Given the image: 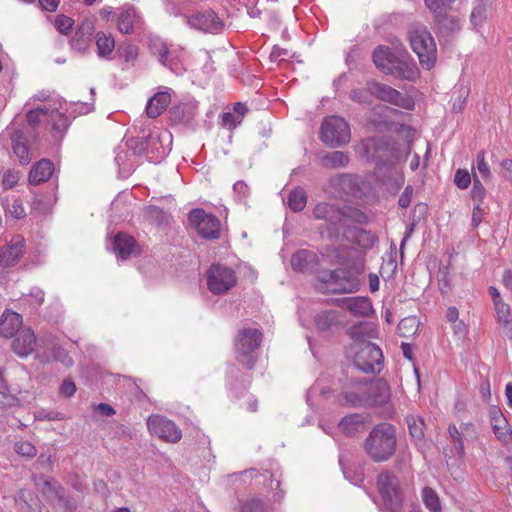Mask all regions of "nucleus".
<instances>
[{
  "mask_svg": "<svg viewBox=\"0 0 512 512\" xmlns=\"http://www.w3.org/2000/svg\"><path fill=\"white\" fill-rule=\"evenodd\" d=\"M373 62L385 74L412 81L418 76V69L404 50H393L387 46H378L372 55Z\"/></svg>",
  "mask_w": 512,
  "mask_h": 512,
  "instance_id": "nucleus-1",
  "label": "nucleus"
},
{
  "mask_svg": "<svg viewBox=\"0 0 512 512\" xmlns=\"http://www.w3.org/2000/svg\"><path fill=\"white\" fill-rule=\"evenodd\" d=\"M364 273L362 262L336 269L320 276L326 289L332 293H354L360 289L361 275Z\"/></svg>",
  "mask_w": 512,
  "mask_h": 512,
  "instance_id": "nucleus-2",
  "label": "nucleus"
},
{
  "mask_svg": "<svg viewBox=\"0 0 512 512\" xmlns=\"http://www.w3.org/2000/svg\"><path fill=\"white\" fill-rule=\"evenodd\" d=\"M396 436L392 425L379 424L370 432L365 448L370 457L377 461L389 459L395 450Z\"/></svg>",
  "mask_w": 512,
  "mask_h": 512,
  "instance_id": "nucleus-3",
  "label": "nucleus"
},
{
  "mask_svg": "<svg viewBox=\"0 0 512 512\" xmlns=\"http://www.w3.org/2000/svg\"><path fill=\"white\" fill-rule=\"evenodd\" d=\"M313 217L325 221L318 227L323 239L331 241L332 244L340 240V229L342 225V207L333 203L320 202L313 209Z\"/></svg>",
  "mask_w": 512,
  "mask_h": 512,
  "instance_id": "nucleus-4",
  "label": "nucleus"
},
{
  "mask_svg": "<svg viewBox=\"0 0 512 512\" xmlns=\"http://www.w3.org/2000/svg\"><path fill=\"white\" fill-rule=\"evenodd\" d=\"M412 50L417 54L420 64L431 69L436 62V44L431 33L423 25L415 26L408 32Z\"/></svg>",
  "mask_w": 512,
  "mask_h": 512,
  "instance_id": "nucleus-5",
  "label": "nucleus"
},
{
  "mask_svg": "<svg viewBox=\"0 0 512 512\" xmlns=\"http://www.w3.org/2000/svg\"><path fill=\"white\" fill-rule=\"evenodd\" d=\"M329 185L340 195L351 196L355 199H363L372 191V186L369 181L361 176L350 173L338 174L331 177Z\"/></svg>",
  "mask_w": 512,
  "mask_h": 512,
  "instance_id": "nucleus-6",
  "label": "nucleus"
},
{
  "mask_svg": "<svg viewBox=\"0 0 512 512\" xmlns=\"http://www.w3.org/2000/svg\"><path fill=\"white\" fill-rule=\"evenodd\" d=\"M351 138L349 124L339 116L326 117L320 128L321 141L332 147H340L346 145Z\"/></svg>",
  "mask_w": 512,
  "mask_h": 512,
  "instance_id": "nucleus-7",
  "label": "nucleus"
},
{
  "mask_svg": "<svg viewBox=\"0 0 512 512\" xmlns=\"http://www.w3.org/2000/svg\"><path fill=\"white\" fill-rule=\"evenodd\" d=\"M262 334L256 328H243L238 331L234 347L238 361L248 368L254 363V352L259 348Z\"/></svg>",
  "mask_w": 512,
  "mask_h": 512,
  "instance_id": "nucleus-8",
  "label": "nucleus"
},
{
  "mask_svg": "<svg viewBox=\"0 0 512 512\" xmlns=\"http://www.w3.org/2000/svg\"><path fill=\"white\" fill-rule=\"evenodd\" d=\"M237 283L235 271L222 264H213L206 272V285L214 295H222L231 290Z\"/></svg>",
  "mask_w": 512,
  "mask_h": 512,
  "instance_id": "nucleus-9",
  "label": "nucleus"
},
{
  "mask_svg": "<svg viewBox=\"0 0 512 512\" xmlns=\"http://www.w3.org/2000/svg\"><path fill=\"white\" fill-rule=\"evenodd\" d=\"M377 487L386 509L395 512L402 506L404 494L395 475L390 472L380 474Z\"/></svg>",
  "mask_w": 512,
  "mask_h": 512,
  "instance_id": "nucleus-10",
  "label": "nucleus"
},
{
  "mask_svg": "<svg viewBox=\"0 0 512 512\" xmlns=\"http://www.w3.org/2000/svg\"><path fill=\"white\" fill-rule=\"evenodd\" d=\"M383 354L381 349L371 342L360 343L354 357L355 366L365 372H379L382 364Z\"/></svg>",
  "mask_w": 512,
  "mask_h": 512,
  "instance_id": "nucleus-11",
  "label": "nucleus"
},
{
  "mask_svg": "<svg viewBox=\"0 0 512 512\" xmlns=\"http://www.w3.org/2000/svg\"><path fill=\"white\" fill-rule=\"evenodd\" d=\"M366 156L374 160L377 165L393 163L395 159L394 145L385 137H372L362 141Z\"/></svg>",
  "mask_w": 512,
  "mask_h": 512,
  "instance_id": "nucleus-12",
  "label": "nucleus"
},
{
  "mask_svg": "<svg viewBox=\"0 0 512 512\" xmlns=\"http://www.w3.org/2000/svg\"><path fill=\"white\" fill-rule=\"evenodd\" d=\"M190 224L195 227L198 234L205 239H217L221 232L220 220L202 209H194L188 216Z\"/></svg>",
  "mask_w": 512,
  "mask_h": 512,
  "instance_id": "nucleus-13",
  "label": "nucleus"
},
{
  "mask_svg": "<svg viewBox=\"0 0 512 512\" xmlns=\"http://www.w3.org/2000/svg\"><path fill=\"white\" fill-rule=\"evenodd\" d=\"M146 424L150 434L163 441L177 443L182 438L181 430L174 422L164 416L158 414L151 415L148 417Z\"/></svg>",
  "mask_w": 512,
  "mask_h": 512,
  "instance_id": "nucleus-14",
  "label": "nucleus"
},
{
  "mask_svg": "<svg viewBox=\"0 0 512 512\" xmlns=\"http://www.w3.org/2000/svg\"><path fill=\"white\" fill-rule=\"evenodd\" d=\"M369 89L374 97L384 102L391 103L406 110H412L414 108L415 103L411 97L400 93L389 85L369 81Z\"/></svg>",
  "mask_w": 512,
  "mask_h": 512,
  "instance_id": "nucleus-15",
  "label": "nucleus"
},
{
  "mask_svg": "<svg viewBox=\"0 0 512 512\" xmlns=\"http://www.w3.org/2000/svg\"><path fill=\"white\" fill-rule=\"evenodd\" d=\"M489 418L496 439L505 446H512V429L502 411L496 406L491 407Z\"/></svg>",
  "mask_w": 512,
  "mask_h": 512,
  "instance_id": "nucleus-16",
  "label": "nucleus"
},
{
  "mask_svg": "<svg viewBox=\"0 0 512 512\" xmlns=\"http://www.w3.org/2000/svg\"><path fill=\"white\" fill-rule=\"evenodd\" d=\"M366 421L367 417L363 414H351L342 418L336 429L330 428L323 422L320 426L325 433L333 437L335 436L334 430H340L346 435H354L364 429Z\"/></svg>",
  "mask_w": 512,
  "mask_h": 512,
  "instance_id": "nucleus-17",
  "label": "nucleus"
},
{
  "mask_svg": "<svg viewBox=\"0 0 512 512\" xmlns=\"http://www.w3.org/2000/svg\"><path fill=\"white\" fill-rule=\"evenodd\" d=\"M188 23L191 27L204 32H216L222 27V21L212 10L190 16Z\"/></svg>",
  "mask_w": 512,
  "mask_h": 512,
  "instance_id": "nucleus-18",
  "label": "nucleus"
},
{
  "mask_svg": "<svg viewBox=\"0 0 512 512\" xmlns=\"http://www.w3.org/2000/svg\"><path fill=\"white\" fill-rule=\"evenodd\" d=\"M339 402L343 405L360 407L369 405L368 384L357 383L341 395Z\"/></svg>",
  "mask_w": 512,
  "mask_h": 512,
  "instance_id": "nucleus-19",
  "label": "nucleus"
},
{
  "mask_svg": "<svg viewBox=\"0 0 512 512\" xmlns=\"http://www.w3.org/2000/svg\"><path fill=\"white\" fill-rule=\"evenodd\" d=\"M343 238L352 244H357L363 250L372 248L378 241L375 234L359 227H347Z\"/></svg>",
  "mask_w": 512,
  "mask_h": 512,
  "instance_id": "nucleus-20",
  "label": "nucleus"
},
{
  "mask_svg": "<svg viewBox=\"0 0 512 512\" xmlns=\"http://www.w3.org/2000/svg\"><path fill=\"white\" fill-rule=\"evenodd\" d=\"M36 337L30 328H23L12 343L13 351L22 358L29 356L35 348Z\"/></svg>",
  "mask_w": 512,
  "mask_h": 512,
  "instance_id": "nucleus-21",
  "label": "nucleus"
},
{
  "mask_svg": "<svg viewBox=\"0 0 512 512\" xmlns=\"http://www.w3.org/2000/svg\"><path fill=\"white\" fill-rule=\"evenodd\" d=\"M432 17L435 29L441 36H453L461 30L459 19L450 15L449 12L441 13Z\"/></svg>",
  "mask_w": 512,
  "mask_h": 512,
  "instance_id": "nucleus-22",
  "label": "nucleus"
},
{
  "mask_svg": "<svg viewBox=\"0 0 512 512\" xmlns=\"http://www.w3.org/2000/svg\"><path fill=\"white\" fill-rule=\"evenodd\" d=\"M22 326V316L16 312L5 310L0 316V336L11 338Z\"/></svg>",
  "mask_w": 512,
  "mask_h": 512,
  "instance_id": "nucleus-23",
  "label": "nucleus"
},
{
  "mask_svg": "<svg viewBox=\"0 0 512 512\" xmlns=\"http://www.w3.org/2000/svg\"><path fill=\"white\" fill-rule=\"evenodd\" d=\"M341 306L352 315L360 317L368 316L373 311L370 300L361 296L345 298Z\"/></svg>",
  "mask_w": 512,
  "mask_h": 512,
  "instance_id": "nucleus-24",
  "label": "nucleus"
},
{
  "mask_svg": "<svg viewBox=\"0 0 512 512\" xmlns=\"http://www.w3.org/2000/svg\"><path fill=\"white\" fill-rule=\"evenodd\" d=\"M112 244L113 251L118 253L119 256H131L140 253L136 240L124 232L118 233Z\"/></svg>",
  "mask_w": 512,
  "mask_h": 512,
  "instance_id": "nucleus-25",
  "label": "nucleus"
},
{
  "mask_svg": "<svg viewBox=\"0 0 512 512\" xmlns=\"http://www.w3.org/2000/svg\"><path fill=\"white\" fill-rule=\"evenodd\" d=\"M54 172V165L48 159H42L33 165L29 173V183L38 185L50 179Z\"/></svg>",
  "mask_w": 512,
  "mask_h": 512,
  "instance_id": "nucleus-26",
  "label": "nucleus"
},
{
  "mask_svg": "<svg viewBox=\"0 0 512 512\" xmlns=\"http://www.w3.org/2000/svg\"><path fill=\"white\" fill-rule=\"evenodd\" d=\"M171 101L168 92H157L151 97L146 106V114L149 118H157L167 108Z\"/></svg>",
  "mask_w": 512,
  "mask_h": 512,
  "instance_id": "nucleus-27",
  "label": "nucleus"
},
{
  "mask_svg": "<svg viewBox=\"0 0 512 512\" xmlns=\"http://www.w3.org/2000/svg\"><path fill=\"white\" fill-rule=\"evenodd\" d=\"M369 405H383L390 399V389L386 382L368 384Z\"/></svg>",
  "mask_w": 512,
  "mask_h": 512,
  "instance_id": "nucleus-28",
  "label": "nucleus"
},
{
  "mask_svg": "<svg viewBox=\"0 0 512 512\" xmlns=\"http://www.w3.org/2000/svg\"><path fill=\"white\" fill-rule=\"evenodd\" d=\"M196 113V105L194 103H180L170 108V119L174 123H188Z\"/></svg>",
  "mask_w": 512,
  "mask_h": 512,
  "instance_id": "nucleus-29",
  "label": "nucleus"
},
{
  "mask_svg": "<svg viewBox=\"0 0 512 512\" xmlns=\"http://www.w3.org/2000/svg\"><path fill=\"white\" fill-rule=\"evenodd\" d=\"M350 157L343 151L327 152L320 158V165L326 169H340L348 166Z\"/></svg>",
  "mask_w": 512,
  "mask_h": 512,
  "instance_id": "nucleus-30",
  "label": "nucleus"
},
{
  "mask_svg": "<svg viewBox=\"0 0 512 512\" xmlns=\"http://www.w3.org/2000/svg\"><path fill=\"white\" fill-rule=\"evenodd\" d=\"M137 13L134 7L122 8L117 17V27L123 34L133 33Z\"/></svg>",
  "mask_w": 512,
  "mask_h": 512,
  "instance_id": "nucleus-31",
  "label": "nucleus"
},
{
  "mask_svg": "<svg viewBox=\"0 0 512 512\" xmlns=\"http://www.w3.org/2000/svg\"><path fill=\"white\" fill-rule=\"evenodd\" d=\"M342 213L343 218L341 228H343V231L347 227H352L351 223L366 224L368 222V216L358 208L343 206Z\"/></svg>",
  "mask_w": 512,
  "mask_h": 512,
  "instance_id": "nucleus-32",
  "label": "nucleus"
},
{
  "mask_svg": "<svg viewBox=\"0 0 512 512\" xmlns=\"http://www.w3.org/2000/svg\"><path fill=\"white\" fill-rule=\"evenodd\" d=\"M48 121L52 126L53 136L61 138L69 125L67 116L57 110H52L49 111Z\"/></svg>",
  "mask_w": 512,
  "mask_h": 512,
  "instance_id": "nucleus-33",
  "label": "nucleus"
},
{
  "mask_svg": "<svg viewBox=\"0 0 512 512\" xmlns=\"http://www.w3.org/2000/svg\"><path fill=\"white\" fill-rule=\"evenodd\" d=\"M493 5V0H477L471 15V24L475 27L481 26L487 19V13Z\"/></svg>",
  "mask_w": 512,
  "mask_h": 512,
  "instance_id": "nucleus-34",
  "label": "nucleus"
},
{
  "mask_svg": "<svg viewBox=\"0 0 512 512\" xmlns=\"http://www.w3.org/2000/svg\"><path fill=\"white\" fill-rule=\"evenodd\" d=\"M96 46L98 56L108 59L115 48V40L111 34L100 31L96 34Z\"/></svg>",
  "mask_w": 512,
  "mask_h": 512,
  "instance_id": "nucleus-35",
  "label": "nucleus"
},
{
  "mask_svg": "<svg viewBox=\"0 0 512 512\" xmlns=\"http://www.w3.org/2000/svg\"><path fill=\"white\" fill-rule=\"evenodd\" d=\"M274 2L270 0H258L256 5L249 10V15L252 18H269L275 22H278L279 19L277 15L274 13L273 9L267 6H273Z\"/></svg>",
  "mask_w": 512,
  "mask_h": 512,
  "instance_id": "nucleus-36",
  "label": "nucleus"
},
{
  "mask_svg": "<svg viewBox=\"0 0 512 512\" xmlns=\"http://www.w3.org/2000/svg\"><path fill=\"white\" fill-rule=\"evenodd\" d=\"M421 498L429 512H442V501L434 489L424 487L421 492Z\"/></svg>",
  "mask_w": 512,
  "mask_h": 512,
  "instance_id": "nucleus-37",
  "label": "nucleus"
},
{
  "mask_svg": "<svg viewBox=\"0 0 512 512\" xmlns=\"http://www.w3.org/2000/svg\"><path fill=\"white\" fill-rule=\"evenodd\" d=\"M26 253L25 240L22 236L16 235L4 247L0 248V256H22Z\"/></svg>",
  "mask_w": 512,
  "mask_h": 512,
  "instance_id": "nucleus-38",
  "label": "nucleus"
},
{
  "mask_svg": "<svg viewBox=\"0 0 512 512\" xmlns=\"http://www.w3.org/2000/svg\"><path fill=\"white\" fill-rule=\"evenodd\" d=\"M307 203L306 192L302 188H296L289 193L288 206L294 212L302 211Z\"/></svg>",
  "mask_w": 512,
  "mask_h": 512,
  "instance_id": "nucleus-39",
  "label": "nucleus"
},
{
  "mask_svg": "<svg viewBox=\"0 0 512 512\" xmlns=\"http://www.w3.org/2000/svg\"><path fill=\"white\" fill-rule=\"evenodd\" d=\"M149 48L151 53L158 58L163 65H167L169 50L167 45L160 38H150Z\"/></svg>",
  "mask_w": 512,
  "mask_h": 512,
  "instance_id": "nucleus-40",
  "label": "nucleus"
},
{
  "mask_svg": "<svg viewBox=\"0 0 512 512\" xmlns=\"http://www.w3.org/2000/svg\"><path fill=\"white\" fill-rule=\"evenodd\" d=\"M409 432L414 439L422 440L424 436V420L420 416L409 415L406 418Z\"/></svg>",
  "mask_w": 512,
  "mask_h": 512,
  "instance_id": "nucleus-41",
  "label": "nucleus"
},
{
  "mask_svg": "<svg viewBox=\"0 0 512 512\" xmlns=\"http://www.w3.org/2000/svg\"><path fill=\"white\" fill-rule=\"evenodd\" d=\"M456 0H424L426 8L432 16L449 12Z\"/></svg>",
  "mask_w": 512,
  "mask_h": 512,
  "instance_id": "nucleus-42",
  "label": "nucleus"
},
{
  "mask_svg": "<svg viewBox=\"0 0 512 512\" xmlns=\"http://www.w3.org/2000/svg\"><path fill=\"white\" fill-rule=\"evenodd\" d=\"M337 323V315L333 311H323L316 315L315 325L321 331L330 329Z\"/></svg>",
  "mask_w": 512,
  "mask_h": 512,
  "instance_id": "nucleus-43",
  "label": "nucleus"
},
{
  "mask_svg": "<svg viewBox=\"0 0 512 512\" xmlns=\"http://www.w3.org/2000/svg\"><path fill=\"white\" fill-rule=\"evenodd\" d=\"M419 321L415 316L402 319L398 324V331L402 337L408 338L414 335L418 329Z\"/></svg>",
  "mask_w": 512,
  "mask_h": 512,
  "instance_id": "nucleus-44",
  "label": "nucleus"
},
{
  "mask_svg": "<svg viewBox=\"0 0 512 512\" xmlns=\"http://www.w3.org/2000/svg\"><path fill=\"white\" fill-rule=\"evenodd\" d=\"M497 321L503 326H508L512 321V310L509 304L504 301L494 304Z\"/></svg>",
  "mask_w": 512,
  "mask_h": 512,
  "instance_id": "nucleus-45",
  "label": "nucleus"
},
{
  "mask_svg": "<svg viewBox=\"0 0 512 512\" xmlns=\"http://www.w3.org/2000/svg\"><path fill=\"white\" fill-rule=\"evenodd\" d=\"M372 97H374V95L369 89V82L365 89H354L350 92L351 100L360 104H371Z\"/></svg>",
  "mask_w": 512,
  "mask_h": 512,
  "instance_id": "nucleus-46",
  "label": "nucleus"
},
{
  "mask_svg": "<svg viewBox=\"0 0 512 512\" xmlns=\"http://www.w3.org/2000/svg\"><path fill=\"white\" fill-rule=\"evenodd\" d=\"M146 216L154 222H157L158 224L162 223H168L170 215L163 211L161 208L151 205L146 210Z\"/></svg>",
  "mask_w": 512,
  "mask_h": 512,
  "instance_id": "nucleus-47",
  "label": "nucleus"
},
{
  "mask_svg": "<svg viewBox=\"0 0 512 512\" xmlns=\"http://www.w3.org/2000/svg\"><path fill=\"white\" fill-rule=\"evenodd\" d=\"M236 512H266V509L262 501L251 499L245 502L240 501Z\"/></svg>",
  "mask_w": 512,
  "mask_h": 512,
  "instance_id": "nucleus-48",
  "label": "nucleus"
},
{
  "mask_svg": "<svg viewBox=\"0 0 512 512\" xmlns=\"http://www.w3.org/2000/svg\"><path fill=\"white\" fill-rule=\"evenodd\" d=\"M13 152L16 155V157L19 159V162L22 165L29 163V161H30L29 148L23 141L16 140L13 143Z\"/></svg>",
  "mask_w": 512,
  "mask_h": 512,
  "instance_id": "nucleus-49",
  "label": "nucleus"
},
{
  "mask_svg": "<svg viewBox=\"0 0 512 512\" xmlns=\"http://www.w3.org/2000/svg\"><path fill=\"white\" fill-rule=\"evenodd\" d=\"M49 115V110L47 108L38 107L36 109L29 110L26 114V119L28 124L31 127H36L42 117H47Z\"/></svg>",
  "mask_w": 512,
  "mask_h": 512,
  "instance_id": "nucleus-50",
  "label": "nucleus"
},
{
  "mask_svg": "<svg viewBox=\"0 0 512 512\" xmlns=\"http://www.w3.org/2000/svg\"><path fill=\"white\" fill-rule=\"evenodd\" d=\"M23 302L27 303L30 308L36 309L44 302V292L38 288H33L30 294L23 298Z\"/></svg>",
  "mask_w": 512,
  "mask_h": 512,
  "instance_id": "nucleus-51",
  "label": "nucleus"
},
{
  "mask_svg": "<svg viewBox=\"0 0 512 512\" xmlns=\"http://www.w3.org/2000/svg\"><path fill=\"white\" fill-rule=\"evenodd\" d=\"M17 403V398L11 395L4 383L2 374L0 373V406L11 407Z\"/></svg>",
  "mask_w": 512,
  "mask_h": 512,
  "instance_id": "nucleus-52",
  "label": "nucleus"
},
{
  "mask_svg": "<svg viewBox=\"0 0 512 512\" xmlns=\"http://www.w3.org/2000/svg\"><path fill=\"white\" fill-rule=\"evenodd\" d=\"M485 195H486V189L484 188L483 184L478 179V177L474 174L473 187L471 190L472 200L477 204H481L485 198Z\"/></svg>",
  "mask_w": 512,
  "mask_h": 512,
  "instance_id": "nucleus-53",
  "label": "nucleus"
},
{
  "mask_svg": "<svg viewBox=\"0 0 512 512\" xmlns=\"http://www.w3.org/2000/svg\"><path fill=\"white\" fill-rule=\"evenodd\" d=\"M476 163H477V169L479 173L482 175V178L485 181H489L491 179V171L489 168V165L485 161V151L480 150L478 151L476 155Z\"/></svg>",
  "mask_w": 512,
  "mask_h": 512,
  "instance_id": "nucleus-54",
  "label": "nucleus"
},
{
  "mask_svg": "<svg viewBox=\"0 0 512 512\" xmlns=\"http://www.w3.org/2000/svg\"><path fill=\"white\" fill-rule=\"evenodd\" d=\"M454 183L459 189H467L471 184L469 172L464 169H458L454 176Z\"/></svg>",
  "mask_w": 512,
  "mask_h": 512,
  "instance_id": "nucleus-55",
  "label": "nucleus"
},
{
  "mask_svg": "<svg viewBox=\"0 0 512 512\" xmlns=\"http://www.w3.org/2000/svg\"><path fill=\"white\" fill-rule=\"evenodd\" d=\"M16 452L24 457L32 458L36 455L37 451L34 445L28 441H19L15 445Z\"/></svg>",
  "mask_w": 512,
  "mask_h": 512,
  "instance_id": "nucleus-56",
  "label": "nucleus"
},
{
  "mask_svg": "<svg viewBox=\"0 0 512 512\" xmlns=\"http://www.w3.org/2000/svg\"><path fill=\"white\" fill-rule=\"evenodd\" d=\"M74 21L65 15H59L55 19V27L62 34H68L72 29Z\"/></svg>",
  "mask_w": 512,
  "mask_h": 512,
  "instance_id": "nucleus-57",
  "label": "nucleus"
},
{
  "mask_svg": "<svg viewBox=\"0 0 512 512\" xmlns=\"http://www.w3.org/2000/svg\"><path fill=\"white\" fill-rule=\"evenodd\" d=\"M91 44V38L80 36L75 33L74 37L72 38L71 45L72 48L75 49L78 52H85L88 50Z\"/></svg>",
  "mask_w": 512,
  "mask_h": 512,
  "instance_id": "nucleus-58",
  "label": "nucleus"
},
{
  "mask_svg": "<svg viewBox=\"0 0 512 512\" xmlns=\"http://www.w3.org/2000/svg\"><path fill=\"white\" fill-rule=\"evenodd\" d=\"M242 122V117L237 116L232 112H225L222 114L221 123L228 129L236 128Z\"/></svg>",
  "mask_w": 512,
  "mask_h": 512,
  "instance_id": "nucleus-59",
  "label": "nucleus"
},
{
  "mask_svg": "<svg viewBox=\"0 0 512 512\" xmlns=\"http://www.w3.org/2000/svg\"><path fill=\"white\" fill-rule=\"evenodd\" d=\"M309 258H291V267L296 272H307L310 270ZM314 262L316 258H310Z\"/></svg>",
  "mask_w": 512,
  "mask_h": 512,
  "instance_id": "nucleus-60",
  "label": "nucleus"
},
{
  "mask_svg": "<svg viewBox=\"0 0 512 512\" xmlns=\"http://www.w3.org/2000/svg\"><path fill=\"white\" fill-rule=\"evenodd\" d=\"M7 211L16 219L25 216V210L20 200H14L13 203L7 205Z\"/></svg>",
  "mask_w": 512,
  "mask_h": 512,
  "instance_id": "nucleus-61",
  "label": "nucleus"
},
{
  "mask_svg": "<svg viewBox=\"0 0 512 512\" xmlns=\"http://www.w3.org/2000/svg\"><path fill=\"white\" fill-rule=\"evenodd\" d=\"M94 32V23L91 20L83 21L77 28L76 34L91 38Z\"/></svg>",
  "mask_w": 512,
  "mask_h": 512,
  "instance_id": "nucleus-62",
  "label": "nucleus"
},
{
  "mask_svg": "<svg viewBox=\"0 0 512 512\" xmlns=\"http://www.w3.org/2000/svg\"><path fill=\"white\" fill-rule=\"evenodd\" d=\"M76 392V385L70 379H65L60 386V394L64 397H72Z\"/></svg>",
  "mask_w": 512,
  "mask_h": 512,
  "instance_id": "nucleus-63",
  "label": "nucleus"
},
{
  "mask_svg": "<svg viewBox=\"0 0 512 512\" xmlns=\"http://www.w3.org/2000/svg\"><path fill=\"white\" fill-rule=\"evenodd\" d=\"M501 175L512 183V159H504L501 162Z\"/></svg>",
  "mask_w": 512,
  "mask_h": 512,
  "instance_id": "nucleus-64",
  "label": "nucleus"
}]
</instances>
